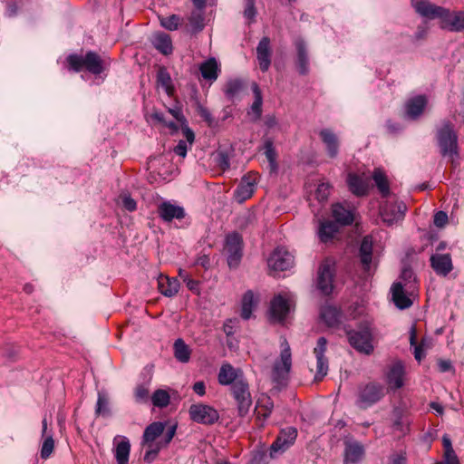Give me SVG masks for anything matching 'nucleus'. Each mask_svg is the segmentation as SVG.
Segmentation results:
<instances>
[{
  "label": "nucleus",
  "instance_id": "nucleus-44",
  "mask_svg": "<svg viewBox=\"0 0 464 464\" xmlns=\"http://www.w3.org/2000/svg\"><path fill=\"white\" fill-rule=\"evenodd\" d=\"M130 451V443L127 438H123L115 448V459L117 464H128Z\"/></svg>",
  "mask_w": 464,
  "mask_h": 464
},
{
  "label": "nucleus",
  "instance_id": "nucleus-9",
  "mask_svg": "<svg viewBox=\"0 0 464 464\" xmlns=\"http://www.w3.org/2000/svg\"><path fill=\"white\" fill-rule=\"evenodd\" d=\"M234 400L237 402L238 415L245 417L252 405V397L249 391V384L246 379L234 383L230 387Z\"/></svg>",
  "mask_w": 464,
  "mask_h": 464
},
{
  "label": "nucleus",
  "instance_id": "nucleus-2",
  "mask_svg": "<svg viewBox=\"0 0 464 464\" xmlns=\"http://www.w3.org/2000/svg\"><path fill=\"white\" fill-rule=\"evenodd\" d=\"M435 139L443 158H448L452 168L459 165V136L453 122L448 119L441 121L436 128Z\"/></svg>",
  "mask_w": 464,
  "mask_h": 464
},
{
  "label": "nucleus",
  "instance_id": "nucleus-57",
  "mask_svg": "<svg viewBox=\"0 0 464 464\" xmlns=\"http://www.w3.org/2000/svg\"><path fill=\"white\" fill-rule=\"evenodd\" d=\"M256 15V0H245L244 16L252 22L255 20Z\"/></svg>",
  "mask_w": 464,
  "mask_h": 464
},
{
  "label": "nucleus",
  "instance_id": "nucleus-4",
  "mask_svg": "<svg viewBox=\"0 0 464 464\" xmlns=\"http://www.w3.org/2000/svg\"><path fill=\"white\" fill-rule=\"evenodd\" d=\"M344 331L350 345L357 352L364 354L373 352L372 329L367 322L360 324L357 329L345 327Z\"/></svg>",
  "mask_w": 464,
  "mask_h": 464
},
{
  "label": "nucleus",
  "instance_id": "nucleus-27",
  "mask_svg": "<svg viewBox=\"0 0 464 464\" xmlns=\"http://www.w3.org/2000/svg\"><path fill=\"white\" fill-rule=\"evenodd\" d=\"M347 186L349 190L357 197H363L368 194V180L356 173H349L347 176Z\"/></svg>",
  "mask_w": 464,
  "mask_h": 464
},
{
  "label": "nucleus",
  "instance_id": "nucleus-58",
  "mask_svg": "<svg viewBox=\"0 0 464 464\" xmlns=\"http://www.w3.org/2000/svg\"><path fill=\"white\" fill-rule=\"evenodd\" d=\"M176 429H177V426L176 425H172L170 426L167 432L164 434L163 438L161 440H159L158 441H156V443L161 448H166L169 443L170 441L172 440L175 433H176Z\"/></svg>",
  "mask_w": 464,
  "mask_h": 464
},
{
  "label": "nucleus",
  "instance_id": "nucleus-5",
  "mask_svg": "<svg viewBox=\"0 0 464 464\" xmlns=\"http://www.w3.org/2000/svg\"><path fill=\"white\" fill-rule=\"evenodd\" d=\"M244 250L243 237L237 231L228 233L225 237L223 254L227 257L230 269H237L242 260Z\"/></svg>",
  "mask_w": 464,
  "mask_h": 464
},
{
  "label": "nucleus",
  "instance_id": "nucleus-26",
  "mask_svg": "<svg viewBox=\"0 0 464 464\" xmlns=\"http://www.w3.org/2000/svg\"><path fill=\"white\" fill-rule=\"evenodd\" d=\"M392 299L395 304V306L401 310L410 308L413 302L406 295L404 287L401 282H395L392 285L391 287Z\"/></svg>",
  "mask_w": 464,
  "mask_h": 464
},
{
  "label": "nucleus",
  "instance_id": "nucleus-7",
  "mask_svg": "<svg viewBox=\"0 0 464 464\" xmlns=\"http://www.w3.org/2000/svg\"><path fill=\"white\" fill-rule=\"evenodd\" d=\"M384 386L376 382L362 384L358 387L356 405L367 409L380 401L384 397Z\"/></svg>",
  "mask_w": 464,
  "mask_h": 464
},
{
  "label": "nucleus",
  "instance_id": "nucleus-30",
  "mask_svg": "<svg viewBox=\"0 0 464 464\" xmlns=\"http://www.w3.org/2000/svg\"><path fill=\"white\" fill-rule=\"evenodd\" d=\"M359 257L364 272H368L372 261V241L371 237L366 236L362 238L360 248Z\"/></svg>",
  "mask_w": 464,
  "mask_h": 464
},
{
  "label": "nucleus",
  "instance_id": "nucleus-47",
  "mask_svg": "<svg viewBox=\"0 0 464 464\" xmlns=\"http://www.w3.org/2000/svg\"><path fill=\"white\" fill-rule=\"evenodd\" d=\"M150 399L153 406L160 409L167 407L170 401V396L169 392L162 389L156 390L152 393Z\"/></svg>",
  "mask_w": 464,
  "mask_h": 464
},
{
  "label": "nucleus",
  "instance_id": "nucleus-12",
  "mask_svg": "<svg viewBox=\"0 0 464 464\" xmlns=\"http://www.w3.org/2000/svg\"><path fill=\"white\" fill-rule=\"evenodd\" d=\"M428 105V97L419 94L409 98L404 103L403 118L409 121H418Z\"/></svg>",
  "mask_w": 464,
  "mask_h": 464
},
{
  "label": "nucleus",
  "instance_id": "nucleus-38",
  "mask_svg": "<svg viewBox=\"0 0 464 464\" xmlns=\"http://www.w3.org/2000/svg\"><path fill=\"white\" fill-rule=\"evenodd\" d=\"M340 227L332 220H324L320 222L318 236L322 242L327 243L338 233Z\"/></svg>",
  "mask_w": 464,
  "mask_h": 464
},
{
  "label": "nucleus",
  "instance_id": "nucleus-3",
  "mask_svg": "<svg viewBox=\"0 0 464 464\" xmlns=\"http://www.w3.org/2000/svg\"><path fill=\"white\" fill-rule=\"evenodd\" d=\"M67 69L74 72L86 71L93 75H100L111 64L110 59L102 58L94 51H88L84 55L71 53L66 57Z\"/></svg>",
  "mask_w": 464,
  "mask_h": 464
},
{
  "label": "nucleus",
  "instance_id": "nucleus-19",
  "mask_svg": "<svg viewBox=\"0 0 464 464\" xmlns=\"http://www.w3.org/2000/svg\"><path fill=\"white\" fill-rule=\"evenodd\" d=\"M270 317L273 321L282 323L289 313V304L281 295H276L269 308Z\"/></svg>",
  "mask_w": 464,
  "mask_h": 464
},
{
  "label": "nucleus",
  "instance_id": "nucleus-24",
  "mask_svg": "<svg viewBox=\"0 0 464 464\" xmlns=\"http://www.w3.org/2000/svg\"><path fill=\"white\" fill-rule=\"evenodd\" d=\"M405 375L404 365L401 361L395 362L390 368L387 373V383L393 391L401 389L404 382L403 378Z\"/></svg>",
  "mask_w": 464,
  "mask_h": 464
},
{
  "label": "nucleus",
  "instance_id": "nucleus-46",
  "mask_svg": "<svg viewBox=\"0 0 464 464\" xmlns=\"http://www.w3.org/2000/svg\"><path fill=\"white\" fill-rule=\"evenodd\" d=\"M174 356L180 362H188L190 359V349L181 338L174 343Z\"/></svg>",
  "mask_w": 464,
  "mask_h": 464
},
{
  "label": "nucleus",
  "instance_id": "nucleus-39",
  "mask_svg": "<svg viewBox=\"0 0 464 464\" xmlns=\"http://www.w3.org/2000/svg\"><path fill=\"white\" fill-rule=\"evenodd\" d=\"M200 73L205 80L214 82L218 77V64L215 58H209L201 63L199 67Z\"/></svg>",
  "mask_w": 464,
  "mask_h": 464
},
{
  "label": "nucleus",
  "instance_id": "nucleus-6",
  "mask_svg": "<svg viewBox=\"0 0 464 464\" xmlns=\"http://www.w3.org/2000/svg\"><path fill=\"white\" fill-rule=\"evenodd\" d=\"M292 368V354L290 347L285 342V346L281 350L279 359L275 361L272 369V381L278 387L287 385L289 373Z\"/></svg>",
  "mask_w": 464,
  "mask_h": 464
},
{
  "label": "nucleus",
  "instance_id": "nucleus-61",
  "mask_svg": "<svg viewBox=\"0 0 464 464\" xmlns=\"http://www.w3.org/2000/svg\"><path fill=\"white\" fill-rule=\"evenodd\" d=\"M433 223L437 227H444L448 223V214L442 210L437 211L433 216Z\"/></svg>",
  "mask_w": 464,
  "mask_h": 464
},
{
  "label": "nucleus",
  "instance_id": "nucleus-42",
  "mask_svg": "<svg viewBox=\"0 0 464 464\" xmlns=\"http://www.w3.org/2000/svg\"><path fill=\"white\" fill-rule=\"evenodd\" d=\"M153 45L160 53L164 55L172 53L173 47L171 38L167 34H157L153 40Z\"/></svg>",
  "mask_w": 464,
  "mask_h": 464
},
{
  "label": "nucleus",
  "instance_id": "nucleus-62",
  "mask_svg": "<svg viewBox=\"0 0 464 464\" xmlns=\"http://www.w3.org/2000/svg\"><path fill=\"white\" fill-rule=\"evenodd\" d=\"M327 340L325 337H319L316 343V346L314 349L315 357H325L324 353L326 351Z\"/></svg>",
  "mask_w": 464,
  "mask_h": 464
},
{
  "label": "nucleus",
  "instance_id": "nucleus-41",
  "mask_svg": "<svg viewBox=\"0 0 464 464\" xmlns=\"http://www.w3.org/2000/svg\"><path fill=\"white\" fill-rule=\"evenodd\" d=\"M157 84L164 89L168 96L174 94L175 88L170 74L165 66H160L157 72Z\"/></svg>",
  "mask_w": 464,
  "mask_h": 464
},
{
  "label": "nucleus",
  "instance_id": "nucleus-37",
  "mask_svg": "<svg viewBox=\"0 0 464 464\" xmlns=\"http://www.w3.org/2000/svg\"><path fill=\"white\" fill-rule=\"evenodd\" d=\"M274 409V401L273 400L267 396V395H261L256 405V417L258 419H263L266 420L267 418L270 417L272 411Z\"/></svg>",
  "mask_w": 464,
  "mask_h": 464
},
{
  "label": "nucleus",
  "instance_id": "nucleus-31",
  "mask_svg": "<svg viewBox=\"0 0 464 464\" xmlns=\"http://www.w3.org/2000/svg\"><path fill=\"white\" fill-rule=\"evenodd\" d=\"M158 288L163 295L172 297L179 292V281L175 277L160 275L158 278Z\"/></svg>",
  "mask_w": 464,
  "mask_h": 464
},
{
  "label": "nucleus",
  "instance_id": "nucleus-55",
  "mask_svg": "<svg viewBox=\"0 0 464 464\" xmlns=\"http://www.w3.org/2000/svg\"><path fill=\"white\" fill-rule=\"evenodd\" d=\"M331 188L329 183L319 184L315 190V198L320 202L326 201L330 195Z\"/></svg>",
  "mask_w": 464,
  "mask_h": 464
},
{
  "label": "nucleus",
  "instance_id": "nucleus-36",
  "mask_svg": "<svg viewBox=\"0 0 464 464\" xmlns=\"http://www.w3.org/2000/svg\"><path fill=\"white\" fill-rule=\"evenodd\" d=\"M320 317L329 327H335L340 324L341 313L333 305H324L320 310Z\"/></svg>",
  "mask_w": 464,
  "mask_h": 464
},
{
  "label": "nucleus",
  "instance_id": "nucleus-64",
  "mask_svg": "<svg viewBox=\"0 0 464 464\" xmlns=\"http://www.w3.org/2000/svg\"><path fill=\"white\" fill-rule=\"evenodd\" d=\"M195 393L198 394L199 396H203L206 393V386L204 382L199 381L193 384L192 387Z\"/></svg>",
  "mask_w": 464,
  "mask_h": 464
},
{
  "label": "nucleus",
  "instance_id": "nucleus-20",
  "mask_svg": "<svg viewBox=\"0 0 464 464\" xmlns=\"http://www.w3.org/2000/svg\"><path fill=\"white\" fill-rule=\"evenodd\" d=\"M296 49L295 66L300 75H307L309 72V57L306 44L304 39L297 38L295 41Z\"/></svg>",
  "mask_w": 464,
  "mask_h": 464
},
{
  "label": "nucleus",
  "instance_id": "nucleus-53",
  "mask_svg": "<svg viewBox=\"0 0 464 464\" xmlns=\"http://www.w3.org/2000/svg\"><path fill=\"white\" fill-rule=\"evenodd\" d=\"M53 449H54V440H53V437L50 435L45 438V440H44V442L42 444L41 458L44 459H48L51 456V454L53 453Z\"/></svg>",
  "mask_w": 464,
  "mask_h": 464
},
{
  "label": "nucleus",
  "instance_id": "nucleus-15",
  "mask_svg": "<svg viewBox=\"0 0 464 464\" xmlns=\"http://www.w3.org/2000/svg\"><path fill=\"white\" fill-rule=\"evenodd\" d=\"M157 214L164 222L169 223L173 219H183L186 212L183 207L171 203L170 201H163L158 205Z\"/></svg>",
  "mask_w": 464,
  "mask_h": 464
},
{
  "label": "nucleus",
  "instance_id": "nucleus-1",
  "mask_svg": "<svg viewBox=\"0 0 464 464\" xmlns=\"http://www.w3.org/2000/svg\"><path fill=\"white\" fill-rule=\"evenodd\" d=\"M411 5L422 17L433 20L440 19L442 29L450 32H464V12H450L442 6L430 3L428 0H411Z\"/></svg>",
  "mask_w": 464,
  "mask_h": 464
},
{
  "label": "nucleus",
  "instance_id": "nucleus-50",
  "mask_svg": "<svg viewBox=\"0 0 464 464\" xmlns=\"http://www.w3.org/2000/svg\"><path fill=\"white\" fill-rule=\"evenodd\" d=\"M328 372V359L326 357H316V373L314 381L320 382Z\"/></svg>",
  "mask_w": 464,
  "mask_h": 464
},
{
  "label": "nucleus",
  "instance_id": "nucleus-17",
  "mask_svg": "<svg viewBox=\"0 0 464 464\" xmlns=\"http://www.w3.org/2000/svg\"><path fill=\"white\" fill-rule=\"evenodd\" d=\"M430 262L431 268L438 276H447L453 270L450 254H432Z\"/></svg>",
  "mask_w": 464,
  "mask_h": 464
},
{
  "label": "nucleus",
  "instance_id": "nucleus-49",
  "mask_svg": "<svg viewBox=\"0 0 464 464\" xmlns=\"http://www.w3.org/2000/svg\"><path fill=\"white\" fill-rule=\"evenodd\" d=\"M134 398L138 403H146L150 399L149 382L137 385L134 390Z\"/></svg>",
  "mask_w": 464,
  "mask_h": 464
},
{
  "label": "nucleus",
  "instance_id": "nucleus-60",
  "mask_svg": "<svg viewBox=\"0 0 464 464\" xmlns=\"http://www.w3.org/2000/svg\"><path fill=\"white\" fill-rule=\"evenodd\" d=\"M147 447H148V450L146 451V453L144 455V461L150 463L156 459L161 448L157 443H155L154 446H147Z\"/></svg>",
  "mask_w": 464,
  "mask_h": 464
},
{
  "label": "nucleus",
  "instance_id": "nucleus-33",
  "mask_svg": "<svg viewBox=\"0 0 464 464\" xmlns=\"http://www.w3.org/2000/svg\"><path fill=\"white\" fill-rule=\"evenodd\" d=\"M169 112L180 123L182 132H183L187 141L189 144H192L195 140V134H194L193 130L188 127V121H187L185 116L183 115L181 108L178 107V106H176L174 108H170V109H169Z\"/></svg>",
  "mask_w": 464,
  "mask_h": 464
},
{
  "label": "nucleus",
  "instance_id": "nucleus-63",
  "mask_svg": "<svg viewBox=\"0 0 464 464\" xmlns=\"http://www.w3.org/2000/svg\"><path fill=\"white\" fill-rule=\"evenodd\" d=\"M173 151L182 157L185 158L188 151V147L185 140H179V143L174 147Z\"/></svg>",
  "mask_w": 464,
  "mask_h": 464
},
{
  "label": "nucleus",
  "instance_id": "nucleus-29",
  "mask_svg": "<svg viewBox=\"0 0 464 464\" xmlns=\"http://www.w3.org/2000/svg\"><path fill=\"white\" fill-rule=\"evenodd\" d=\"M165 426V423L161 421H154L148 425L143 432L142 445L154 446L156 440L163 434Z\"/></svg>",
  "mask_w": 464,
  "mask_h": 464
},
{
  "label": "nucleus",
  "instance_id": "nucleus-28",
  "mask_svg": "<svg viewBox=\"0 0 464 464\" xmlns=\"http://www.w3.org/2000/svg\"><path fill=\"white\" fill-rule=\"evenodd\" d=\"M332 217L334 218V222H336L339 227L350 226L354 220L353 211L346 208L341 203L332 205Z\"/></svg>",
  "mask_w": 464,
  "mask_h": 464
},
{
  "label": "nucleus",
  "instance_id": "nucleus-18",
  "mask_svg": "<svg viewBox=\"0 0 464 464\" xmlns=\"http://www.w3.org/2000/svg\"><path fill=\"white\" fill-rule=\"evenodd\" d=\"M244 379L243 372L240 369L234 368L230 363L222 364L218 375L219 384L224 386H233L235 382Z\"/></svg>",
  "mask_w": 464,
  "mask_h": 464
},
{
  "label": "nucleus",
  "instance_id": "nucleus-25",
  "mask_svg": "<svg viewBox=\"0 0 464 464\" xmlns=\"http://www.w3.org/2000/svg\"><path fill=\"white\" fill-rule=\"evenodd\" d=\"M319 136L325 145L327 155L331 159H335L339 153V139L336 134L330 129H322Z\"/></svg>",
  "mask_w": 464,
  "mask_h": 464
},
{
  "label": "nucleus",
  "instance_id": "nucleus-35",
  "mask_svg": "<svg viewBox=\"0 0 464 464\" xmlns=\"http://www.w3.org/2000/svg\"><path fill=\"white\" fill-rule=\"evenodd\" d=\"M263 150L266 155L271 171H276L278 168L277 164V152L274 146V139L271 137L264 136L263 138Z\"/></svg>",
  "mask_w": 464,
  "mask_h": 464
},
{
  "label": "nucleus",
  "instance_id": "nucleus-43",
  "mask_svg": "<svg viewBox=\"0 0 464 464\" xmlns=\"http://www.w3.org/2000/svg\"><path fill=\"white\" fill-rule=\"evenodd\" d=\"M443 452V464H460L459 458L452 447L451 440L445 434L442 437Z\"/></svg>",
  "mask_w": 464,
  "mask_h": 464
},
{
  "label": "nucleus",
  "instance_id": "nucleus-8",
  "mask_svg": "<svg viewBox=\"0 0 464 464\" xmlns=\"http://www.w3.org/2000/svg\"><path fill=\"white\" fill-rule=\"evenodd\" d=\"M334 276V262L325 258L318 267L316 279V286L324 295H330L333 293Z\"/></svg>",
  "mask_w": 464,
  "mask_h": 464
},
{
  "label": "nucleus",
  "instance_id": "nucleus-14",
  "mask_svg": "<svg viewBox=\"0 0 464 464\" xmlns=\"http://www.w3.org/2000/svg\"><path fill=\"white\" fill-rule=\"evenodd\" d=\"M267 264L274 271H285L292 267L294 256L284 247H277L269 256Z\"/></svg>",
  "mask_w": 464,
  "mask_h": 464
},
{
  "label": "nucleus",
  "instance_id": "nucleus-10",
  "mask_svg": "<svg viewBox=\"0 0 464 464\" xmlns=\"http://www.w3.org/2000/svg\"><path fill=\"white\" fill-rule=\"evenodd\" d=\"M188 413L193 421L204 425H212L219 419V414L215 408L203 403L192 404Z\"/></svg>",
  "mask_w": 464,
  "mask_h": 464
},
{
  "label": "nucleus",
  "instance_id": "nucleus-48",
  "mask_svg": "<svg viewBox=\"0 0 464 464\" xmlns=\"http://www.w3.org/2000/svg\"><path fill=\"white\" fill-rule=\"evenodd\" d=\"M160 25L169 31H175L182 24L183 18L178 14L159 17Z\"/></svg>",
  "mask_w": 464,
  "mask_h": 464
},
{
  "label": "nucleus",
  "instance_id": "nucleus-11",
  "mask_svg": "<svg viewBox=\"0 0 464 464\" xmlns=\"http://www.w3.org/2000/svg\"><path fill=\"white\" fill-rule=\"evenodd\" d=\"M297 437V430L295 427H286L280 430L276 440L270 446V456L275 458L278 452L285 451L293 445Z\"/></svg>",
  "mask_w": 464,
  "mask_h": 464
},
{
  "label": "nucleus",
  "instance_id": "nucleus-13",
  "mask_svg": "<svg viewBox=\"0 0 464 464\" xmlns=\"http://www.w3.org/2000/svg\"><path fill=\"white\" fill-rule=\"evenodd\" d=\"M406 209L403 202L386 203L380 208V216L383 223L392 226L403 219Z\"/></svg>",
  "mask_w": 464,
  "mask_h": 464
},
{
  "label": "nucleus",
  "instance_id": "nucleus-23",
  "mask_svg": "<svg viewBox=\"0 0 464 464\" xmlns=\"http://www.w3.org/2000/svg\"><path fill=\"white\" fill-rule=\"evenodd\" d=\"M365 456V449L359 441L344 442V459L343 463H357Z\"/></svg>",
  "mask_w": 464,
  "mask_h": 464
},
{
  "label": "nucleus",
  "instance_id": "nucleus-40",
  "mask_svg": "<svg viewBox=\"0 0 464 464\" xmlns=\"http://www.w3.org/2000/svg\"><path fill=\"white\" fill-rule=\"evenodd\" d=\"M372 178L381 195L383 198L388 197L390 195V183L385 172L381 168H375Z\"/></svg>",
  "mask_w": 464,
  "mask_h": 464
},
{
  "label": "nucleus",
  "instance_id": "nucleus-56",
  "mask_svg": "<svg viewBox=\"0 0 464 464\" xmlns=\"http://www.w3.org/2000/svg\"><path fill=\"white\" fill-rule=\"evenodd\" d=\"M196 105L198 114L208 123V126H212L215 120L208 108L204 107L198 101H197Z\"/></svg>",
  "mask_w": 464,
  "mask_h": 464
},
{
  "label": "nucleus",
  "instance_id": "nucleus-51",
  "mask_svg": "<svg viewBox=\"0 0 464 464\" xmlns=\"http://www.w3.org/2000/svg\"><path fill=\"white\" fill-rule=\"evenodd\" d=\"M19 349L14 343H5L0 346V355L10 361H14L18 355Z\"/></svg>",
  "mask_w": 464,
  "mask_h": 464
},
{
  "label": "nucleus",
  "instance_id": "nucleus-52",
  "mask_svg": "<svg viewBox=\"0 0 464 464\" xmlns=\"http://www.w3.org/2000/svg\"><path fill=\"white\" fill-rule=\"evenodd\" d=\"M95 413L97 415L109 416L110 409H109V401L105 395L99 393L98 400L96 403Z\"/></svg>",
  "mask_w": 464,
  "mask_h": 464
},
{
  "label": "nucleus",
  "instance_id": "nucleus-32",
  "mask_svg": "<svg viewBox=\"0 0 464 464\" xmlns=\"http://www.w3.org/2000/svg\"><path fill=\"white\" fill-rule=\"evenodd\" d=\"M195 9L191 12L188 17V24L190 26V31L192 34H198L201 32L205 27V17H204V10L206 5L202 7L194 5Z\"/></svg>",
  "mask_w": 464,
  "mask_h": 464
},
{
  "label": "nucleus",
  "instance_id": "nucleus-34",
  "mask_svg": "<svg viewBox=\"0 0 464 464\" xmlns=\"http://www.w3.org/2000/svg\"><path fill=\"white\" fill-rule=\"evenodd\" d=\"M255 100L251 105L250 110L247 111V114H253L254 117L252 119L253 121H257L260 120L262 116V105H263V96L262 92L256 82H253L251 85Z\"/></svg>",
  "mask_w": 464,
  "mask_h": 464
},
{
  "label": "nucleus",
  "instance_id": "nucleus-45",
  "mask_svg": "<svg viewBox=\"0 0 464 464\" xmlns=\"http://www.w3.org/2000/svg\"><path fill=\"white\" fill-rule=\"evenodd\" d=\"M254 293L247 290L242 297L241 317L244 320H248L251 317L252 311L255 307Z\"/></svg>",
  "mask_w": 464,
  "mask_h": 464
},
{
  "label": "nucleus",
  "instance_id": "nucleus-54",
  "mask_svg": "<svg viewBox=\"0 0 464 464\" xmlns=\"http://www.w3.org/2000/svg\"><path fill=\"white\" fill-rule=\"evenodd\" d=\"M216 162L220 169H228L230 168V158L228 156V153L225 150L218 151L216 156Z\"/></svg>",
  "mask_w": 464,
  "mask_h": 464
},
{
  "label": "nucleus",
  "instance_id": "nucleus-16",
  "mask_svg": "<svg viewBox=\"0 0 464 464\" xmlns=\"http://www.w3.org/2000/svg\"><path fill=\"white\" fill-rule=\"evenodd\" d=\"M256 184V177L255 175H244L234 191L235 200L241 204L250 198L254 194Z\"/></svg>",
  "mask_w": 464,
  "mask_h": 464
},
{
  "label": "nucleus",
  "instance_id": "nucleus-21",
  "mask_svg": "<svg viewBox=\"0 0 464 464\" xmlns=\"http://www.w3.org/2000/svg\"><path fill=\"white\" fill-rule=\"evenodd\" d=\"M246 88L247 82L245 79L231 78L225 83L223 92L228 101L234 102L240 98L241 94L246 92Z\"/></svg>",
  "mask_w": 464,
  "mask_h": 464
},
{
  "label": "nucleus",
  "instance_id": "nucleus-59",
  "mask_svg": "<svg viewBox=\"0 0 464 464\" xmlns=\"http://www.w3.org/2000/svg\"><path fill=\"white\" fill-rule=\"evenodd\" d=\"M120 198H121V202H122V206L123 208L130 211V212H132L134 210H136L137 208V203L136 201L130 197V194L128 193H124V194H121L120 196Z\"/></svg>",
  "mask_w": 464,
  "mask_h": 464
},
{
  "label": "nucleus",
  "instance_id": "nucleus-22",
  "mask_svg": "<svg viewBox=\"0 0 464 464\" xmlns=\"http://www.w3.org/2000/svg\"><path fill=\"white\" fill-rule=\"evenodd\" d=\"M272 51L270 47V39L267 36L263 37L256 47V57L260 70L265 72L268 71L271 65Z\"/></svg>",
  "mask_w": 464,
  "mask_h": 464
}]
</instances>
